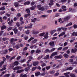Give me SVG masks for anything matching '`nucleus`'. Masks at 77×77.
<instances>
[{"label":"nucleus","mask_w":77,"mask_h":77,"mask_svg":"<svg viewBox=\"0 0 77 77\" xmlns=\"http://www.w3.org/2000/svg\"><path fill=\"white\" fill-rule=\"evenodd\" d=\"M72 67H65L63 71H66L67 70H72Z\"/></svg>","instance_id":"1"},{"label":"nucleus","mask_w":77,"mask_h":77,"mask_svg":"<svg viewBox=\"0 0 77 77\" xmlns=\"http://www.w3.org/2000/svg\"><path fill=\"white\" fill-rule=\"evenodd\" d=\"M26 11H27V13L29 14H26L25 15L24 17H25V18H27L28 15H30V14H29V13H30V10L28 8L26 9Z\"/></svg>","instance_id":"2"},{"label":"nucleus","mask_w":77,"mask_h":77,"mask_svg":"<svg viewBox=\"0 0 77 77\" xmlns=\"http://www.w3.org/2000/svg\"><path fill=\"white\" fill-rule=\"evenodd\" d=\"M37 8H38L39 10H40V11H44V8L42 7H41V5H38Z\"/></svg>","instance_id":"3"},{"label":"nucleus","mask_w":77,"mask_h":77,"mask_svg":"<svg viewBox=\"0 0 77 77\" xmlns=\"http://www.w3.org/2000/svg\"><path fill=\"white\" fill-rule=\"evenodd\" d=\"M57 54V52H55L53 53L50 56L51 58H52L53 56H56Z\"/></svg>","instance_id":"4"},{"label":"nucleus","mask_w":77,"mask_h":77,"mask_svg":"<svg viewBox=\"0 0 77 77\" xmlns=\"http://www.w3.org/2000/svg\"><path fill=\"white\" fill-rule=\"evenodd\" d=\"M29 25L30 26H28L27 27L25 26V29H27V28H32V26L33 25V24L32 22H31Z\"/></svg>","instance_id":"5"},{"label":"nucleus","mask_w":77,"mask_h":77,"mask_svg":"<svg viewBox=\"0 0 77 77\" xmlns=\"http://www.w3.org/2000/svg\"><path fill=\"white\" fill-rule=\"evenodd\" d=\"M48 33H46L44 36V38H43V39H47L48 38Z\"/></svg>","instance_id":"6"},{"label":"nucleus","mask_w":77,"mask_h":77,"mask_svg":"<svg viewBox=\"0 0 77 77\" xmlns=\"http://www.w3.org/2000/svg\"><path fill=\"white\" fill-rule=\"evenodd\" d=\"M7 66L6 65H4V67H3L2 69H0L1 71H4V70H5L6 69V67Z\"/></svg>","instance_id":"7"},{"label":"nucleus","mask_w":77,"mask_h":77,"mask_svg":"<svg viewBox=\"0 0 77 77\" xmlns=\"http://www.w3.org/2000/svg\"><path fill=\"white\" fill-rule=\"evenodd\" d=\"M38 41V40L36 39H34L33 41L31 42V43L32 44H34L35 43H36V42Z\"/></svg>","instance_id":"8"},{"label":"nucleus","mask_w":77,"mask_h":77,"mask_svg":"<svg viewBox=\"0 0 77 77\" xmlns=\"http://www.w3.org/2000/svg\"><path fill=\"white\" fill-rule=\"evenodd\" d=\"M66 33L65 32H61L59 35L58 36L59 37H60V36H63V35H65Z\"/></svg>","instance_id":"9"},{"label":"nucleus","mask_w":77,"mask_h":77,"mask_svg":"<svg viewBox=\"0 0 77 77\" xmlns=\"http://www.w3.org/2000/svg\"><path fill=\"white\" fill-rule=\"evenodd\" d=\"M5 33H4V31H1L0 32V36L2 35V36H5Z\"/></svg>","instance_id":"10"},{"label":"nucleus","mask_w":77,"mask_h":77,"mask_svg":"<svg viewBox=\"0 0 77 77\" xmlns=\"http://www.w3.org/2000/svg\"><path fill=\"white\" fill-rule=\"evenodd\" d=\"M66 6H62V9L63 11H66Z\"/></svg>","instance_id":"11"},{"label":"nucleus","mask_w":77,"mask_h":77,"mask_svg":"<svg viewBox=\"0 0 77 77\" xmlns=\"http://www.w3.org/2000/svg\"><path fill=\"white\" fill-rule=\"evenodd\" d=\"M49 44L51 46H53L54 44V42L53 41L51 42H49Z\"/></svg>","instance_id":"12"},{"label":"nucleus","mask_w":77,"mask_h":77,"mask_svg":"<svg viewBox=\"0 0 77 77\" xmlns=\"http://www.w3.org/2000/svg\"><path fill=\"white\" fill-rule=\"evenodd\" d=\"M22 68H21V67L19 66H17L15 68H14V70H17L18 69H21Z\"/></svg>","instance_id":"13"},{"label":"nucleus","mask_w":77,"mask_h":77,"mask_svg":"<svg viewBox=\"0 0 77 77\" xmlns=\"http://www.w3.org/2000/svg\"><path fill=\"white\" fill-rule=\"evenodd\" d=\"M38 64V61L34 62L33 63V66H36Z\"/></svg>","instance_id":"14"},{"label":"nucleus","mask_w":77,"mask_h":77,"mask_svg":"<svg viewBox=\"0 0 77 77\" xmlns=\"http://www.w3.org/2000/svg\"><path fill=\"white\" fill-rule=\"evenodd\" d=\"M69 18H70V17L68 16L65 17L64 19V21H67V20H69Z\"/></svg>","instance_id":"15"},{"label":"nucleus","mask_w":77,"mask_h":77,"mask_svg":"<svg viewBox=\"0 0 77 77\" xmlns=\"http://www.w3.org/2000/svg\"><path fill=\"white\" fill-rule=\"evenodd\" d=\"M70 74V72H68L66 73H65L64 74V75H66V77H69V75H68V74Z\"/></svg>","instance_id":"16"},{"label":"nucleus","mask_w":77,"mask_h":77,"mask_svg":"<svg viewBox=\"0 0 77 77\" xmlns=\"http://www.w3.org/2000/svg\"><path fill=\"white\" fill-rule=\"evenodd\" d=\"M77 51V49L76 48L72 49V53H75V52H76Z\"/></svg>","instance_id":"17"},{"label":"nucleus","mask_w":77,"mask_h":77,"mask_svg":"<svg viewBox=\"0 0 77 77\" xmlns=\"http://www.w3.org/2000/svg\"><path fill=\"white\" fill-rule=\"evenodd\" d=\"M18 41V39H17L12 38L11 39V42H14V41Z\"/></svg>","instance_id":"18"},{"label":"nucleus","mask_w":77,"mask_h":77,"mask_svg":"<svg viewBox=\"0 0 77 77\" xmlns=\"http://www.w3.org/2000/svg\"><path fill=\"white\" fill-rule=\"evenodd\" d=\"M72 35H73V36H77V32H74L72 33Z\"/></svg>","instance_id":"19"},{"label":"nucleus","mask_w":77,"mask_h":77,"mask_svg":"<svg viewBox=\"0 0 77 77\" xmlns=\"http://www.w3.org/2000/svg\"><path fill=\"white\" fill-rule=\"evenodd\" d=\"M23 71H24V70L22 69L20 70H17V73H21V72H22Z\"/></svg>","instance_id":"20"},{"label":"nucleus","mask_w":77,"mask_h":77,"mask_svg":"<svg viewBox=\"0 0 77 77\" xmlns=\"http://www.w3.org/2000/svg\"><path fill=\"white\" fill-rule=\"evenodd\" d=\"M13 30L15 34H17L18 33V29H17L15 28L13 29Z\"/></svg>","instance_id":"21"},{"label":"nucleus","mask_w":77,"mask_h":77,"mask_svg":"<svg viewBox=\"0 0 77 77\" xmlns=\"http://www.w3.org/2000/svg\"><path fill=\"white\" fill-rule=\"evenodd\" d=\"M53 5V1L51 0L50 1V3L49 4V6H51Z\"/></svg>","instance_id":"22"},{"label":"nucleus","mask_w":77,"mask_h":77,"mask_svg":"<svg viewBox=\"0 0 77 77\" xmlns=\"http://www.w3.org/2000/svg\"><path fill=\"white\" fill-rule=\"evenodd\" d=\"M29 4H30V2L27 1L24 3V5H29Z\"/></svg>","instance_id":"23"},{"label":"nucleus","mask_w":77,"mask_h":77,"mask_svg":"<svg viewBox=\"0 0 77 77\" xmlns=\"http://www.w3.org/2000/svg\"><path fill=\"white\" fill-rule=\"evenodd\" d=\"M45 53H51V51H49L48 49H47L45 50Z\"/></svg>","instance_id":"24"},{"label":"nucleus","mask_w":77,"mask_h":77,"mask_svg":"<svg viewBox=\"0 0 77 77\" xmlns=\"http://www.w3.org/2000/svg\"><path fill=\"white\" fill-rule=\"evenodd\" d=\"M36 53H41V51L38 49H37L35 51Z\"/></svg>","instance_id":"25"},{"label":"nucleus","mask_w":77,"mask_h":77,"mask_svg":"<svg viewBox=\"0 0 77 77\" xmlns=\"http://www.w3.org/2000/svg\"><path fill=\"white\" fill-rule=\"evenodd\" d=\"M68 47H66L65 48H64L62 50L63 51H66V50H68Z\"/></svg>","instance_id":"26"},{"label":"nucleus","mask_w":77,"mask_h":77,"mask_svg":"<svg viewBox=\"0 0 77 77\" xmlns=\"http://www.w3.org/2000/svg\"><path fill=\"white\" fill-rule=\"evenodd\" d=\"M20 77H27V75L26 74H25L23 75V74H21V75H20Z\"/></svg>","instance_id":"27"},{"label":"nucleus","mask_w":77,"mask_h":77,"mask_svg":"<svg viewBox=\"0 0 77 77\" xmlns=\"http://www.w3.org/2000/svg\"><path fill=\"white\" fill-rule=\"evenodd\" d=\"M72 23H69L68 24L66 25L65 27H68V26H71L72 25Z\"/></svg>","instance_id":"28"},{"label":"nucleus","mask_w":77,"mask_h":77,"mask_svg":"<svg viewBox=\"0 0 77 77\" xmlns=\"http://www.w3.org/2000/svg\"><path fill=\"white\" fill-rule=\"evenodd\" d=\"M34 39V38L33 37H31L28 41V42H30L32 41V40H33Z\"/></svg>","instance_id":"29"},{"label":"nucleus","mask_w":77,"mask_h":77,"mask_svg":"<svg viewBox=\"0 0 77 77\" xmlns=\"http://www.w3.org/2000/svg\"><path fill=\"white\" fill-rule=\"evenodd\" d=\"M5 10V8L4 7L0 8V11H3Z\"/></svg>","instance_id":"30"},{"label":"nucleus","mask_w":77,"mask_h":77,"mask_svg":"<svg viewBox=\"0 0 77 77\" xmlns=\"http://www.w3.org/2000/svg\"><path fill=\"white\" fill-rule=\"evenodd\" d=\"M18 65V62L17 61L15 62L14 63V65L17 66Z\"/></svg>","instance_id":"31"},{"label":"nucleus","mask_w":77,"mask_h":77,"mask_svg":"<svg viewBox=\"0 0 77 77\" xmlns=\"http://www.w3.org/2000/svg\"><path fill=\"white\" fill-rule=\"evenodd\" d=\"M35 76H38L39 74H40V72H36L35 73Z\"/></svg>","instance_id":"32"},{"label":"nucleus","mask_w":77,"mask_h":77,"mask_svg":"<svg viewBox=\"0 0 77 77\" xmlns=\"http://www.w3.org/2000/svg\"><path fill=\"white\" fill-rule=\"evenodd\" d=\"M56 30H54L53 31H51L50 32V33L51 34V35H53L54 33V32H56Z\"/></svg>","instance_id":"33"},{"label":"nucleus","mask_w":77,"mask_h":77,"mask_svg":"<svg viewBox=\"0 0 77 77\" xmlns=\"http://www.w3.org/2000/svg\"><path fill=\"white\" fill-rule=\"evenodd\" d=\"M62 27L61 28H59L57 29V31L60 32L61 30H62Z\"/></svg>","instance_id":"34"},{"label":"nucleus","mask_w":77,"mask_h":77,"mask_svg":"<svg viewBox=\"0 0 77 77\" xmlns=\"http://www.w3.org/2000/svg\"><path fill=\"white\" fill-rule=\"evenodd\" d=\"M10 75H9V74H6V75H5L4 77H9Z\"/></svg>","instance_id":"35"},{"label":"nucleus","mask_w":77,"mask_h":77,"mask_svg":"<svg viewBox=\"0 0 77 77\" xmlns=\"http://www.w3.org/2000/svg\"><path fill=\"white\" fill-rule=\"evenodd\" d=\"M64 57H65L66 58H67V57H68V54H64Z\"/></svg>","instance_id":"36"},{"label":"nucleus","mask_w":77,"mask_h":77,"mask_svg":"<svg viewBox=\"0 0 77 77\" xmlns=\"http://www.w3.org/2000/svg\"><path fill=\"white\" fill-rule=\"evenodd\" d=\"M44 35H45V33L43 32L40 34V36H44Z\"/></svg>","instance_id":"37"},{"label":"nucleus","mask_w":77,"mask_h":77,"mask_svg":"<svg viewBox=\"0 0 77 77\" xmlns=\"http://www.w3.org/2000/svg\"><path fill=\"white\" fill-rule=\"evenodd\" d=\"M36 18H34V19H31V21H32V22H35V21H36Z\"/></svg>","instance_id":"38"},{"label":"nucleus","mask_w":77,"mask_h":77,"mask_svg":"<svg viewBox=\"0 0 77 77\" xmlns=\"http://www.w3.org/2000/svg\"><path fill=\"white\" fill-rule=\"evenodd\" d=\"M62 27L63 30H64V31H66V29H67V28H66L63 27Z\"/></svg>","instance_id":"39"},{"label":"nucleus","mask_w":77,"mask_h":77,"mask_svg":"<svg viewBox=\"0 0 77 77\" xmlns=\"http://www.w3.org/2000/svg\"><path fill=\"white\" fill-rule=\"evenodd\" d=\"M37 68V67H33L32 68V71H35V70L36 69V68Z\"/></svg>","instance_id":"40"},{"label":"nucleus","mask_w":77,"mask_h":77,"mask_svg":"<svg viewBox=\"0 0 77 77\" xmlns=\"http://www.w3.org/2000/svg\"><path fill=\"white\" fill-rule=\"evenodd\" d=\"M6 29V26H2L1 28L2 30H3V29Z\"/></svg>","instance_id":"41"},{"label":"nucleus","mask_w":77,"mask_h":77,"mask_svg":"<svg viewBox=\"0 0 77 77\" xmlns=\"http://www.w3.org/2000/svg\"><path fill=\"white\" fill-rule=\"evenodd\" d=\"M42 57V55H40L37 58L38 60H40V59H41V58Z\"/></svg>","instance_id":"42"},{"label":"nucleus","mask_w":77,"mask_h":77,"mask_svg":"<svg viewBox=\"0 0 77 77\" xmlns=\"http://www.w3.org/2000/svg\"><path fill=\"white\" fill-rule=\"evenodd\" d=\"M14 6L16 7H17V6H18V3H14Z\"/></svg>","instance_id":"43"},{"label":"nucleus","mask_w":77,"mask_h":77,"mask_svg":"<svg viewBox=\"0 0 77 77\" xmlns=\"http://www.w3.org/2000/svg\"><path fill=\"white\" fill-rule=\"evenodd\" d=\"M70 76L71 77H75V75H74V74L72 73H71L70 74Z\"/></svg>","instance_id":"44"},{"label":"nucleus","mask_w":77,"mask_h":77,"mask_svg":"<svg viewBox=\"0 0 77 77\" xmlns=\"http://www.w3.org/2000/svg\"><path fill=\"white\" fill-rule=\"evenodd\" d=\"M49 58V55H47L46 56V57H45L44 58V59H48Z\"/></svg>","instance_id":"45"},{"label":"nucleus","mask_w":77,"mask_h":77,"mask_svg":"<svg viewBox=\"0 0 77 77\" xmlns=\"http://www.w3.org/2000/svg\"><path fill=\"white\" fill-rule=\"evenodd\" d=\"M12 22H13V21L12 20L10 21L9 22H8V24L11 25V24L12 23Z\"/></svg>","instance_id":"46"},{"label":"nucleus","mask_w":77,"mask_h":77,"mask_svg":"<svg viewBox=\"0 0 77 77\" xmlns=\"http://www.w3.org/2000/svg\"><path fill=\"white\" fill-rule=\"evenodd\" d=\"M5 13V11H3L0 12V15H2V14H3Z\"/></svg>","instance_id":"47"},{"label":"nucleus","mask_w":77,"mask_h":77,"mask_svg":"<svg viewBox=\"0 0 77 77\" xmlns=\"http://www.w3.org/2000/svg\"><path fill=\"white\" fill-rule=\"evenodd\" d=\"M50 66H46V69L47 70H48V69H50Z\"/></svg>","instance_id":"48"},{"label":"nucleus","mask_w":77,"mask_h":77,"mask_svg":"<svg viewBox=\"0 0 77 77\" xmlns=\"http://www.w3.org/2000/svg\"><path fill=\"white\" fill-rule=\"evenodd\" d=\"M12 27H10L8 29V31H9V30H12Z\"/></svg>","instance_id":"49"},{"label":"nucleus","mask_w":77,"mask_h":77,"mask_svg":"<svg viewBox=\"0 0 77 77\" xmlns=\"http://www.w3.org/2000/svg\"><path fill=\"white\" fill-rule=\"evenodd\" d=\"M8 50H6L4 51V54H6L8 53Z\"/></svg>","instance_id":"50"},{"label":"nucleus","mask_w":77,"mask_h":77,"mask_svg":"<svg viewBox=\"0 0 77 77\" xmlns=\"http://www.w3.org/2000/svg\"><path fill=\"white\" fill-rule=\"evenodd\" d=\"M56 50V48H52L51 50V52H53V51H54V50Z\"/></svg>","instance_id":"51"},{"label":"nucleus","mask_w":77,"mask_h":77,"mask_svg":"<svg viewBox=\"0 0 77 77\" xmlns=\"http://www.w3.org/2000/svg\"><path fill=\"white\" fill-rule=\"evenodd\" d=\"M62 56L61 55H60L59 56H58V58L59 59H62Z\"/></svg>","instance_id":"52"},{"label":"nucleus","mask_w":77,"mask_h":77,"mask_svg":"<svg viewBox=\"0 0 77 77\" xmlns=\"http://www.w3.org/2000/svg\"><path fill=\"white\" fill-rule=\"evenodd\" d=\"M73 27L74 29H76L77 28V25H74L73 26Z\"/></svg>","instance_id":"53"},{"label":"nucleus","mask_w":77,"mask_h":77,"mask_svg":"<svg viewBox=\"0 0 77 77\" xmlns=\"http://www.w3.org/2000/svg\"><path fill=\"white\" fill-rule=\"evenodd\" d=\"M52 12V10H49L48 11H47V12H48V13H49V14H50V13H51V12Z\"/></svg>","instance_id":"54"},{"label":"nucleus","mask_w":77,"mask_h":77,"mask_svg":"<svg viewBox=\"0 0 77 77\" xmlns=\"http://www.w3.org/2000/svg\"><path fill=\"white\" fill-rule=\"evenodd\" d=\"M6 57L7 59H9V58H10V57L8 55L6 56Z\"/></svg>","instance_id":"55"},{"label":"nucleus","mask_w":77,"mask_h":77,"mask_svg":"<svg viewBox=\"0 0 77 77\" xmlns=\"http://www.w3.org/2000/svg\"><path fill=\"white\" fill-rule=\"evenodd\" d=\"M59 75V73L58 72L57 73H56L54 75L55 76H57V75Z\"/></svg>","instance_id":"56"},{"label":"nucleus","mask_w":77,"mask_h":77,"mask_svg":"<svg viewBox=\"0 0 77 77\" xmlns=\"http://www.w3.org/2000/svg\"><path fill=\"white\" fill-rule=\"evenodd\" d=\"M35 7H32L30 8V9H31V10H34L35 9Z\"/></svg>","instance_id":"57"},{"label":"nucleus","mask_w":77,"mask_h":77,"mask_svg":"<svg viewBox=\"0 0 77 77\" xmlns=\"http://www.w3.org/2000/svg\"><path fill=\"white\" fill-rule=\"evenodd\" d=\"M67 0H61V2H66Z\"/></svg>","instance_id":"58"},{"label":"nucleus","mask_w":77,"mask_h":77,"mask_svg":"<svg viewBox=\"0 0 77 77\" xmlns=\"http://www.w3.org/2000/svg\"><path fill=\"white\" fill-rule=\"evenodd\" d=\"M16 25L17 27H19V26H20V23L18 22H17L16 23Z\"/></svg>","instance_id":"59"},{"label":"nucleus","mask_w":77,"mask_h":77,"mask_svg":"<svg viewBox=\"0 0 77 77\" xmlns=\"http://www.w3.org/2000/svg\"><path fill=\"white\" fill-rule=\"evenodd\" d=\"M25 33H26V34H29V31L28 30V31H26Z\"/></svg>","instance_id":"60"},{"label":"nucleus","mask_w":77,"mask_h":77,"mask_svg":"<svg viewBox=\"0 0 77 77\" xmlns=\"http://www.w3.org/2000/svg\"><path fill=\"white\" fill-rule=\"evenodd\" d=\"M35 5V2H31V6H33L34 5Z\"/></svg>","instance_id":"61"},{"label":"nucleus","mask_w":77,"mask_h":77,"mask_svg":"<svg viewBox=\"0 0 77 77\" xmlns=\"http://www.w3.org/2000/svg\"><path fill=\"white\" fill-rule=\"evenodd\" d=\"M69 62H73V59H70L69 60Z\"/></svg>","instance_id":"62"},{"label":"nucleus","mask_w":77,"mask_h":77,"mask_svg":"<svg viewBox=\"0 0 77 77\" xmlns=\"http://www.w3.org/2000/svg\"><path fill=\"white\" fill-rule=\"evenodd\" d=\"M7 39L6 38H2V40L3 41H6V40Z\"/></svg>","instance_id":"63"},{"label":"nucleus","mask_w":77,"mask_h":77,"mask_svg":"<svg viewBox=\"0 0 77 77\" xmlns=\"http://www.w3.org/2000/svg\"><path fill=\"white\" fill-rule=\"evenodd\" d=\"M34 52H35V50H32L31 51V54H33V53H34Z\"/></svg>","instance_id":"64"}]
</instances>
